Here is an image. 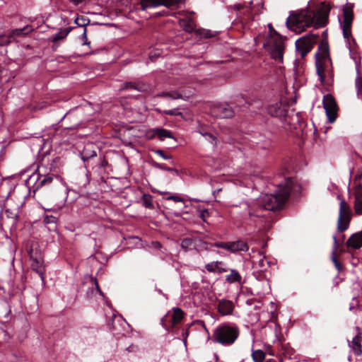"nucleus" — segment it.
<instances>
[{
    "label": "nucleus",
    "instance_id": "58",
    "mask_svg": "<svg viewBox=\"0 0 362 362\" xmlns=\"http://www.w3.org/2000/svg\"><path fill=\"white\" fill-rule=\"evenodd\" d=\"M323 37H327V33L326 31H324L322 33Z\"/></svg>",
    "mask_w": 362,
    "mask_h": 362
},
{
    "label": "nucleus",
    "instance_id": "16",
    "mask_svg": "<svg viewBox=\"0 0 362 362\" xmlns=\"http://www.w3.org/2000/svg\"><path fill=\"white\" fill-rule=\"evenodd\" d=\"M216 301L217 302V311L221 315L226 316L233 315L235 309V305L233 301L225 298H216Z\"/></svg>",
    "mask_w": 362,
    "mask_h": 362
},
{
    "label": "nucleus",
    "instance_id": "34",
    "mask_svg": "<svg viewBox=\"0 0 362 362\" xmlns=\"http://www.w3.org/2000/svg\"><path fill=\"white\" fill-rule=\"evenodd\" d=\"M141 201L143 205L150 209H153L154 208L153 203V197L149 194H144L141 197Z\"/></svg>",
    "mask_w": 362,
    "mask_h": 362
},
{
    "label": "nucleus",
    "instance_id": "17",
    "mask_svg": "<svg viewBox=\"0 0 362 362\" xmlns=\"http://www.w3.org/2000/svg\"><path fill=\"white\" fill-rule=\"evenodd\" d=\"M45 167L40 166L38 168V174L36 175L37 182L35 183V189L38 190L40 188L50 185L54 180V175L53 174L48 173L47 175H42V173L44 170Z\"/></svg>",
    "mask_w": 362,
    "mask_h": 362
},
{
    "label": "nucleus",
    "instance_id": "56",
    "mask_svg": "<svg viewBox=\"0 0 362 362\" xmlns=\"http://www.w3.org/2000/svg\"><path fill=\"white\" fill-rule=\"evenodd\" d=\"M166 12L165 11H163V12H158L157 13V14L159 16H164L165 15Z\"/></svg>",
    "mask_w": 362,
    "mask_h": 362
},
{
    "label": "nucleus",
    "instance_id": "19",
    "mask_svg": "<svg viewBox=\"0 0 362 362\" xmlns=\"http://www.w3.org/2000/svg\"><path fill=\"white\" fill-rule=\"evenodd\" d=\"M356 334L353 338L349 344V346L353 349L356 355L360 356L362 354V332L359 327H356Z\"/></svg>",
    "mask_w": 362,
    "mask_h": 362
},
{
    "label": "nucleus",
    "instance_id": "1",
    "mask_svg": "<svg viewBox=\"0 0 362 362\" xmlns=\"http://www.w3.org/2000/svg\"><path fill=\"white\" fill-rule=\"evenodd\" d=\"M278 189L274 194H264L247 206L250 220L255 218H267L270 211L281 209L291 193L298 194L300 186L292 177H284L283 182L276 184Z\"/></svg>",
    "mask_w": 362,
    "mask_h": 362
},
{
    "label": "nucleus",
    "instance_id": "28",
    "mask_svg": "<svg viewBox=\"0 0 362 362\" xmlns=\"http://www.w3.org/2000/svg\"><path fill=\"white\" fill-rule=\"evenodd\" d=\"M158 98H165L172 100L182 98V94L176 90L163 91L156 95Z\"/></svg>",
    "mask_w": 362,
    "mask_h": 362
},
{
    "label": "nucleus",
    "instance_id": "46",
    "mask_svg": "<svg viewBox=\"0 0 362 362\" xmlns=\"http://www.w3.org/2000/svg\"><path fill=\"white\" fill-rule=\"evenodd\" d=\"M73 5L78 6L79 5L86 4L88 0H68Z\"/></svg>",
    "mask_w": 362,
    "mask_h": 362
},
{
    "label": "nucleus",
    "instance_id": "45",
    "mask_svg": "<svg viewBox=\"0 0 362 362\" xmlns=\"http://www.w3.org/2000/svg\"><path fill=\"white\" fill-rule=\"evenodd\" d=\"M86 20L83 18H77L76 20H75V23L79 26V27H83L86 28V25H87V23H86Z\"/></svg>",
    "mask_w": 362,
    "mask_h": 362
},
{
    "label": "nucleus",
    "instance_id": "44",
    "mask_svg": "<svg viewBox=\"0 0 362 362\" xmlns=\"http://www.w3.org/2000/svg\"><path fill=\"white\" fill-rule=\"evenodd\" d=\"M57 218L53 216H46L44 218V223L45 224L56 223Z\"/></svg>",
    "mask_w": 362,
    "mask_h": 362
},
{
    "label": "nucleus",
    "instance_id": "35",
    "mask_svg": "<svg viewBox=\"0 0 362 362\" xmlns=\"http://www.w3.org/2000/svg\"><path fill=\"white\" fill-rule=\"evenodd\" d=\"M152 163H153V165L158 169L168 171V172H175L177 175L179 174V172L177 170H176L175 168L168 167L164 163H157L155 161H153Z\"/></svg>",
    "mask_w": 362,
    "mask_h": 362
},
{
    "label": "nucleus",
    "instance_id": "27",
    "mask_svg": "<svg viewBox=\"0 0 362 362\" xmlns=\"http://www.w3.org/2000/svg\"><path fill=\"white\" fill-rule=\"evenodd\" d=\"M333 240H334V243H333V251L332 252V259L333 263L334 264L335 267L337 269V270L340 271L342 268V266L340 264V262H339L337 257V251L338 250L339 244H338V241H337L336 236H333Z\"/></svg>",
    "mask_w": 362,
    "mask_h": 362
},
{
    "label": "nucleus",
    "instance_id": "59",
    "mask_svg": "<svg viewBox=\"0 0 362 362\" xmlns=\"http://www.w3.org/2000/svg\"><path fill=\"white\" fill-rule=\"evenodd\" d=\"M34 177H35V175H32V176L30 177V180H32Z\"/></svg>",
    "mask_w": 362,
    "mask_h": 362
},
{
    "label": "nucleus",
    "instance_id": "57",
    "mask_svg": "<svg viewBox=\"0 0 362 362\" xmlns=\"http://www.w3.org/2000/svg\"><path fill=\"white\" fill-rule=\"evenodd\" d=\"M199 133L202 134V133H207L206 131H204L203 129L199 130Z\"/></svg>",
    "mask_w": 362,
    "mask_h": 362
},
{
    "label": "nucleus",
    "instance_id": "47",
    "mask_svg": "<svg viewBox=\"0 0 362 362\" xmlns=\"http://www.w3.org/2000/svg\"><path fill=\"white\" fill-rule=\"evenodd\" d=\"M167 199L173 200L175 202H184V199L182 197L177 196V195H170L167 197Z\"/></svg>",
    "mask_w": 362,
    "mask_h": 362
},
{
    "label": "nucleus",
    "instance_id": "10",
    "mask_svg": "<svg viewBox=\"0 0 362 362\" xmlns=\"http://www.w3.org/2000/svg\"><path fill=\"white\" fill-rule=\"evenodd\" d=\"M318 37L317 35L310 34L296 40V51L300 54L302 58H304L311 51Z\"/></svg>",
    "mask_w": 362,
    "mask_h": 362
},
{
    "label": "nucleus",
    "instance_id": "48",
    "mask_svg": "<svg viewBox=\"0 0 362 362\" xmlns=\"http://www.w3.org/2000/svg\"><path fill=\"white\" fill-rule=\"evenodd\" d=\"M86 32H87L86 28H83V34H82V39L84 40L83 45H89L90 44V42H89L88 40L87 33Z\"/></svg>",
    "mask_w": 362,
    "mask_h": 362
},
{
    "label": "nucleus",
    "instance_id": "41",
    "mask_svg": "<svg viewBox=\"0 0 362 362\" xmlns=\"http://www.w3.org/2000/svg\"><path fill=\"white\" fill-rule=\"evenodd\" d=\"M163 114L166 115H175V116H182V113L178 110V109H173L169 110H164Z\"/></svg>",
    "mask_w": 362,
    "mask_h": 362
},
{
    "label": "nucleus",
    "instance_id": "40",
    "mask_svg": "<svg viewBox=\"0 0 362 362\" xmlns=\"http://www.w3.org/2000/svg\"><path fill=\"white\" fill-rule=\"evenodd\" d=\"M356 86L358 95L362 96V77L358 76L356 79Z\"/></svg>",
    "mask_w": 362,
    "mask_h": 362
},
{
    "label": "nucleus",
    "instance_id": "13",
    "mask_svg": "<svg viewBox=\"0 0 362 362\" xmlns=\"http://www.w3.org/2000/svg\"><path fill=\"white\" fill-rule=\"evenodd\" d=\"M323 107L330 123L336 121L337 117L338 105L336 100L331 94L324 95L322 100Z\"/></svg>",
    "mask_w": 362,
    "mask_h": 362
},
{
    "label": "nucleus",
    "instance_id": "39",
    "mask_svg": "<svg viewBox=\"0 0 362 362\" xmlns=\"http://www.w3.org/2000/svg\"><path fill=\"white\" fill-rule=\"evenodd\" d=\"M11 36L7 35H0V46H5L8 45L11 40Z\"/></svg>",
    "mask_w": 362,
    "mask_h": 362
},
{
    "label": "nucleus",
    "instance_id": "25",
    "mask_svg": "<svg viewBox=\"0 0 362 362\" xmlns=\"http://www.w3.org/2000/svg\"><path fill=\"white\" fill-rule=\"evenodd\" d=\"M223 264L222 262L216 261L206 264L205 266L206 269L209 272H218L219 274L226 272L227 269L220 267Z\"/></svg>",
    "mask_w": 362,
    "mask_h": 362
},
{
    "label": "nucleus",
    "instance_id": "7",
    "mask_svg": "<svg viewBox=\"0 0 362 362\" xmlns=\"http://www.w3.org/2000/svg\"><path fill=\"white\" fill-rule=\"evenodd\" d=\"M271 35L269 42L270 45L271 54L272 58L279 62H283L284 52V38L277 31L274 30Z\"/></svg>",
    "mask_w": 362,
    "mask_h": 362
},
{
    "label": "nucleus",
    "instance_id": "32",
    "mask_svg": "<svg viewBox=\"0 0 362 362\" xmlns=\"http://www.w3.org/2000/svg\"><path fill=\"white\" fill-rule=\"evenodd\" d=\"M122 88L137 90L139 91H144L146 90L144 85H140L132 82L124 83Z\"/></svg>",
    "mask_w": 362,
    "mask_h": 362
},
{
    "label": "nucleus",
    "instance_id": "33",
    "mask_svg": "<svg viewBox=\"0 0 362 362\" xmlns=\"http://www.w3.org/2000/svg\"><path fill=\"white\" fill-rule=\"evenodd\" d=\"M265 356V353L261 349L255 350L252 353V358L254 362H264Z\"/></svg>",
    "mask_w": 362,
    "mask_h": 362
},
{
    "label": "nucleus",
    "instance_id": "31",
    "mask_svg": "<svg viewBox=\"0 0 362 362\" xmlns=\"http://www.w3.org/2000/svg\"><path fill=\"white\" fill-rule=\"evenodd\" d=\"M241 279L240 274L235 269H232L230 274L226 276V280L229 283L240 282Z\"/></svg>",
    "mask_w": 362,
    "mask_h": 362
},
{
    "label": "nucleus",
    "instance_id": "14",
    "mask_svg": "<svg viewBox=\"0 0 362 362\" xmlns=\"http://www.w3.org/2000/svg\"><path fill=\"white\" fill-rule=\"evenodd\" d=\"M211 113L216 117L230 118L234 115L235 111L228 104L218 103L211 107Z\"/></svg>",
    "mask_w": 362,
    "mask_h": 362
},
{
    "label": "nucleus",
    "instance_id": "23",
    "mask_svg": "<svg viewBox=\"0 0 362 362\" xmlns=\"http://www.w3.org/2000/svg\"><path fill=\"white\" fill-rule=\"evenodd\" d=\"M71 27L66 28L63 30H61L59 32H58L56 35L53 36L52 42L54 43V45H52V49L54 50H55L56 48L58 47V45H57V42L64 40L69 35V33L71 31Z\"/></svg>",
    "mask_w": 362,
    "mask_h": 362
},
{
    "label": "nucleus",
    "instance_id": "11",
    "mask_svg": "<svg viewBox=\"0 0 362 362\" xmlns=\"http://www.w3.org/2000/svg\"><path fill=\"white\" fill-rule=\"evenodd\" d=\"M27 252L32 261V269L38 274L42 281H44L45 269V267L43 266V259L42 257L40 252H35L33 245L27 248Z\"/></svg>",
    "mask_w": 362,
    "mask_h": 362
},
{
    "label": "nucleus",
    "instance_id": "2",
    "mask_svg": "<svg viewBox=\"0 0 362 362\" xmlns=\"http://www.w3.org/2000/svg\"><path fill=\"white\" fill-rule=\"evenodd\" d=\"M329 11V6L322 3L317 11L306 8L293 11L286 20L287 28L296 33H301L311 26L323 27L328 21Z\"/></svg>",
    "mask_w": 362,
    "mask_h": 362
},
{
    "label": "nucleus",
    "instance_id": "36",
    "mask_svg": "<svg viewBox=\"0 0 362 362\" xmlns=\"http://www.w3.org/2000/svg\"><path fill=\"white\" fill-rule=\"evenodd\" d=\"M5 214L7 216V218L13 219L15 222H16L18 220L19 216L18 213L13 211L11 209H6Z\"/></svg>",
    "mask_w": 362,
    "mask_h": 362
},
{
    "label": "nucleus",
    "instance_id": "12",
    "mask_svg": "<svg viewBox=\"0 0 362 362\" xmlns=\"http://www.w3.org/2000/svg\"><path fill=\"white\" fill-rule=\"evenodd\" d=\"M180 0H140L134 5L136 11H146L148 8H156L159 6L170 7L179 3Z\"/></svg>",
    "mask_w": 362,
    "mask_h": 362
},
{
    "label": "nucleus",
    "instance_id": "20",
    "mask_svg": "<svg viewBox=\"0 0 362 362\" xmlns=\"http://www.w3.org/2000/svg\"><path fill=\"white\" fill-rule=\"evenodd\" d=\"M346 246L355 250L362 247V231L352 234L346 241Z\"/></svg>",
    "mask_w": 362,
    "mask_h": 362
},
{
    "label": "nucleus",
    "instance_id": "6",
    "mask_svg": "<svg viewBox=\"0 0 362 362\" xmlns=\"http://www.w3.org/2000/svg\"><path fill=\"white\" fill-rule=\"evenodd\" d=\"M184 315L185 313L181 308H173V313L168 312L161 319V325L168 332L175 334V327L182 322Z\"/></svg>",
    "mask_w": 362,
    "mask_h": 362
},
{
    "label": "nucleus",
    "instance_id": "38",
    "mask_svg": "<svg viewBox=\"0 0 362 362\" xmlns=\"http://www.w3.org/2000/svg\"><path fill=\"white\" fill-rule=\"evenodd\" d=\"M202 135L205 136L206 139L214 146H216L217 139L216 137L212 134L211 133H202Z\"/></svg>",
    "mask_w": 362,
    "mask_h": 362
},
{
    "label": "nucleus",
    "instance_id": "21",
    "mask_svg": "<svg viewBox=\"0 0 362 362\" xmlns=\"http://www.w3.org/2000/svg\"><path fill=\"white\" fill-rule=\"evenodd\" d=\"M152 135L149 136V139L158 137L159 140L164 141L166 138H173L170 131L163 128H155L151 130Z\"/></svg>",
    "mask_w": 362,
    "mask_h": 362
},
{
    "label": "nucleus",
    "instance_id": "53",
    "mask_svg": "<svg viewBox=\"0 0 362 362\" xmlns=\"http://www.w3.org/2000/svg\"><path fill=\"white\" fill-rule=\"evenodd\" d=\"M234 7H235V8L236 10H238V11H241V9H243V8H244V7H243V6L239 5V4H238V5H235V6H234Z\"/></svg>",
    "mask_w": 362,
    "mask_h": 362
},
{
    "label": "nucleus",
    "instance_id": "50",
    "mask_svg": "<svg viewBox=\"0 0 362 362\" xmlns=\"http://www.w3.org/2000/svg\"><path fill=\"white\" fill-rule=\"evenodd\" d=\"M190 325H188V327H189ZM189 328H187V329L185 330H183L182 332V336L183 337V340H184V342L186 343V341H187V336L189 335V330H188Z\"/></svg>",
    "mask_w": 362,
    "mask_h": 362
},
{
    "label": "nucleus",
    "instance_id": "60",
    "mask_svg": "<svg viewBox=\"0 0 362 362\" xmlns=\"http://www.w3.org/2000/svg\"><path fill=\"white\" fill-rule=\"evenodd\" d=\"M266 362H274L272 360H268Z\"/></svg>",
    "mask_w": 362,
    "mask_h": 362
},
{
    "label": "nucleus",
    "instance_id": "4",
    "mask_svg": "<svg viewBox=\"0 0 362 362\" xmlns=\"http://www.w3.org/2000/svg\"><path fill=\"white\" fill-rule=\"evenodd\" d=\"M240 335L239 327L235 324L223 323L213 332L211 340L224 346H231Z\"/></svg>",
    "mask_w": 362,
    "mask_h": 362
},
{
    "label": "nucleus",
    "instance_id": "51",
    "mask_svg": "<svg viewBox=\"0 0 362 362\" xmlns=\"http://www.w3.org/2000/svg\"><path fill=\"white\" fill-rule=\"evenodd\" d=\"M93 281H94V284H95V287H96V288H97L98 291L99 292V293H100V295L103 296V291H101V289H100V286H99V284H98V281H97V279H93Z\"/></svg>",
    "mask_w": 362,
    "mask_h": 362
},
{
    "label": "nucleus",
    "instance_id": "55",
    "mask_svg": "<svg viewBox=\"0 0 362 362\" xmlns=\"http://www.w3.org/2000/svg\"><path fill=\"white\" fill-rule=\"evenodd\" d=\"M265 278H266V276L264 274V273L262 272L261 274H259V279H265Z\"/></svg>",
    "mask_w": 362,
    "mask_h": 362
},
{
    "label": "nucleus",
    "instance_id": "42",
    "mask_svg": "<svg viewBox=\"0 0 362 362\" xmlns=\"http://www.w3.org/2000/svg\"><path fill=\"white\" fill-rule=\"evenodd\" d=\"M230 242H217L215 243L214 246L218 248L225 249L229 251Z\"/></svg>",
    "mask_w": 362,
    "mask_h": 362
},
{
    "label": "nucleus",
    "instance_id": "49",
    "mask_svg": "<svg viewBox=\"0 0 362 362\" xmlns=\"http://www.w3.org/2000/svg\"><path fill=\"white\" fill-rule=\"evenodd\" d=\"M209 213L208 210L204 209V210H203V211L201 212L199 217H200L203 221H205V218H206V216H209Z\"/></svg>",
    "mask_w": 362,
    "mask_h": 362
},
{
    "label": "nucleus",
    "instance_id": "52",
    "mask_svg": "<svg viewBox=\"0 0 362 362\" xmlns=\"http://www.w3.org/2000/svg\"><path fill=\"white\" fill-rule=\"evenodd\" d=\"M153 245L154 246V247L157 248V249H160L161 247V244L159 243V242H153L152 243Z\"/></svg>",
    "mask_w": 362,
    "mask_h": 362
},
{
    "label": "nucleus",
    "instance_id": "43",
    "mask_svg": "<svg viewBox=\"0 0 362 362\" xmlns=\"http://www.w3.org/2000/svg\"><path fill=\"white\" fill-rule=\"evenodd\" d=\"M264 259L265 257H263L257 262V265L261 269V272H263L264 270L266 269V264H269V262H267Z\"/></svg>",
    "mask_w": 362,
    "mask_h": 362
},
{
    "label": "nucleus",
    "instance_id": "54",
    "mask_svg": "<svg viewBox=\"0 0 362 362\" xmlns=\"http://www.w3.org/2000/svg\"><path fill=\"white\" fill-rule=\"evenodd\" d=\"M269 33H270V34H272V32H274V30H275L274 29L273 26H272L271 24H269Z\"/></svg>",
    "mask_w": 362,
    "mask_h": 362
},
{
    "label": "nucleus",
    "instance_id": "37",
    "mask_svg": "<svg viewBox=\"0 0 362 362\" xmlns=\"http://www.w3.org/2000/svg\"><path fill=\"white\" fill-rule=\"evenodd\" d=\"M152 151L157 154L158 156L162 157L165 160H168L172 158L171 155L166 154L163 150L162 149H152Z\"/></svg>",
    "mask_w": 362,
    "mask_h": 362
},
{
    "label": "nucleus",
    "instance_id": "30",
    "mask_svg": "<svg viewBox=\"0 0 362 362\" xmlns=\"http://www.w3.org/2000/svg\"><path fill=\"white\" fill-rule=\"evenodd\" d=\"M32 30L33 28L31 26L26 25L23 28L13 30L11 34L9 35L11 36V38L14 37L16 36L25 35L30 33Z\"/></svg>",
    "mask_w": 362,
    "mask_h": 362
},
{
    "label": "nucleus",
    "instance_id": "8",
    "mask_svg": "<svg viewBox=\"0 0 362 362\" xmlns=\"http://www.w3.org/2000/svg\"><path fill=\"white\" fill-rule=\"evenodd\" d=\"M351 209L348 203L344 199H340L339 216L337 219V230L339 233L346 231L351 220Z\"/></svg>",
    "mask_w": 362,
    "mask_h": 362
},
{
    "label": "nucleus",
    "instance_id": "26",
    "mask_svg": "<svg viewBox=\"0 0 362 362\" xmlns=\"http://www.w3.org/2000/svg\"><path fill=\"white\" fill-rule=\"evenodd\" d=\"M231 103L235 105V107H245L247 108L250 105V102L245 97V95L241 94L236 95L233 98Z\"/></svg>",
    "mask_w": 362,
    "mask_h": 362
},
{
    "label": "nucleus",
    "instance_id": "29",
    "mask_svg": "<svg viewBox=\"0 0 362 362\" xmlns=\"http://www.w3.org/2000/svg\"><path fill=\"white\" fill-rule=\"evenodd\" d=\"M181 247L185 251L192 250L196 248V243L191 238H185L181 242Z\"/></svg>",
    "mask_w": 362,
    "mask_h": 362
},
{
    "label": "nucleus",
    "instance_id": "15",
    "mask_svg": "<svg viewBox=\"0 0 362 362\" xmlns=\"http://www.w3.org/2000/svg\"><path fill=\"white\" fill-rule=\"evenodd\" d=\"M288 108V103L281 100L279 103L272 104L267 107V112L272 117H286Z\"/></svg>",
    "mask_w": 362,
    "mask_h": 362
},
{
    "label": "nucleus",
    "instance_id": "61",
    "mask_svg": "<svg viewBox=\"0 0 362 362\" xmlns=\"http://www.w3.org/2000/svg\"><path fill=\"white\" fill-rule=\"evenodd\" d=\"M243 21H245V19L241 20V23H243Z\"/></svg>",
    "mask_w": 362,
    "mask_h": 362
},
{
    "label": "nucleus",
    "instance_id": "9",
    "mask_svg": "<svg viewBox=\"0 0 362 362\" xmlns=\"http://www.w3.org/2000/svg\"><path fill=\"white\" fill-rule=\"evenodd\" d=\"M180 25L187 33H194L196 36L199 37V39H207L214 36V34L209 30H206L204 28L196 29L194 21L192 18L180 20Z\"/></svg>",
    "mask_w": 362,
    "mask_h": 362
},
{
    "label": "nucleus",
    "instance_id": "3",
    "mask_svg": "<svg viewBox=\"0 0 362 362\" xmlns=\"http://www.w3.org/2000/svg\"><path fill=\"white\" fill-rule=\"evenodd\" d=\"M315 66L317 74L321 83H324L326 77L333 78V68L329 54V44L327 39H323L319 46L318 52L315 54Z\"/></svg>",
    "mask_w": 362,
    "mask_h": 362
},
{
    "label": "nucleus",
    "instance_id": "18",
    "mask_svg": "<svg viewBox=\"0 0 362 362\" xmlns=\"http://www.w3.org/2000/svg\"><path fill=\"white\" fill-rule=\"evenodd\" d=\"M354 209L356 214H362V178L356 185L354 191Z\"/></svg>",
    "mask_w": 362,
    "mask_h": 362
},
{
    "label": "nucleus",
    "instance_id": "5",
    "mask_svg": "<svg viewBox=\"0 0 362 362\" xmlns=\"http://www.w3.org/2000/svg\"><path fill=\"white\" fill-rule=\"evenodd\" d=\"M353 5L351 4H346V6L343 8V23L341 25L343 36L347 40L349 45V51L351 57L356 60V52L354 50V48L350 41L353 42L354 45L356 46V40L352 37L351 35V25L354 20V12H353Z\"/></svg>",
    "mask_w": 362,
    "mask_h": 362
},
{
    "label": "nucleus",
    "instance_id": "24",
    "mask_svg": "<svg viewBox=\"0 0 362 362\" xmlns=\"http://www.w3.org/2000/svg\"><path fill=\"white\" fill-rule=\"evenodd\" d=\"M93 145L88 144L85 146L83 151L81 153V159L84 162L88 161L90 158L96 157L97 152L95 150L93 149Z\"/></svg>",
    "mask_w": 362,
    "mask_h": 362
},
{
    "label": "nucleus",
    "instance_id": "22",
    "mask_svg": "<svg viewBox=\"0 0 362 362\" xmlns=\"http://www.w3.org/2000/svg\"><path fill=\"white\" fill-rule=\"evenodd\" d=\"M248 250V244L242 240L230 242L229 251L231 252H247Z\"/></svg>",
    "mask_w": 362,
    "mask_h": 362
}]
</instances>
